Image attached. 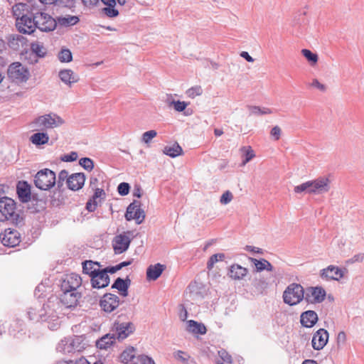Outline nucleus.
Listing matches in <instances>:
<instances>
[{"label": "nucleus", "mask_w": 364, "mask_h": 364, "mask_svg": "<svg viewBox=\"0 0 364 364\" xmlns=\"http://www.w3.org/2000/svg\"><path fill=\"white\" fill-rule=\"evenodd\" d=\"M304 290L301 284L292 283L283 293V300L289 306L296 305L304 299Z\"/></svg>", "instance_id": "f257e3e1"}, {"label": "nucleus", "mask_w": 364, "mask_h": 364, "mask_svg": "<svg viewBox=\"0 0 364 364\" xmlns=\"http://www.w3.org/2000/svg\"><path fill=\"white\" fill-rule=\"evenodd\" d=\"M16 205L11 198H3L0 199V220L6 221L11 220L18 223V215L16 213Z\"/></svg>", "instance_id": "f03ea898"}, {"label": "nucleus", "mask_w": 364, "mask_h": 364, "mask_svg": "<svg viewBox=\"0 0 364 364\" xmlns=\"http://www.w3.org/2000/svg\"><path fill=\"white\" fill-rule=\"evenodd\" d=\"M34 183L41 190L50 189L55 185V172L48 168L40 170L35 176Z\"/></svg>", "instance_id": "7ed1b4c3"}, {"label": "nucleus", "mask_w": 364, "mask_h": 364, "mask_svg": "<svg viewBox=\"0 0 364 364\" xmlns=\"http://www.w3.org/2000/svg\"><path fill=\"white\" fill-rule=\"evenodd\" d=\"M64 123L63 119L55 114H48L40 116L33 122V127L36 130L53 129L60 127Z\"/></svg>", "instance_id": "20e7f679"}, {"label": "nucleus", "mask_w": 364, "mask_h": 364, "mask_svg": "<svg viewBox=\"0 0 364 364\" xmlns=\"http://www.w3.org/2000/svg\"><path fill=\"white\" fill-rule=\"evenodd\" d=\"M8 77L15 83L26 82L29 77L28 70L21 63H11L7 70Z\"/></svg>", "instance_id": "39448f33"}, {"label": "nucleus", "mask_w": 364, "mask_h": 364, "mask_svg": "<svg viewBox=\"0 0 364 364\" xmlns=\"http://www.w3.org/2000/svg\"><path fill=\"white\" fill-rule=\"evenodd\" d=\"M41 8L36 7V28H38L43 32H49L53 31L57 25L56 20L51 16L41 11Z\"/></svg>", "instance_id": "423d86ee"}, {"label": "nucleus", "mask_w": 364, "mask_h": 364, "mask_svg": "<svg viewBox=\"0 0 364 364\" xmlns=\"http://www.w3.org/2000/svg\"><path fill=\"white\" fill-rule=\"evenodd\" d=\"M36 7L31 9L30 13L25 16H21L17 20L16 26L20 33H32L36 29Z\"/></svg>", "instance_id": "0eeeda50"}, {"label": "nucleus", "mask_w": 364, "mask_h": 364, "mask_svg": "<svg viewBox=\"0 0 364 364\" xmlns=\"http://www.w3.org/2000/svg\"><path fill=\"white\" fill-rule=\"evenodd\" d=\"M38 314L39 321H48L50 320L54 322L50 326H48L49 328L53 330L59 326V323L58 322L59 318L58 313L53 304L48 303L44 304L43 306L38 310Z\"/></svg>", "instance_id": "6e6552de"}, {"label": "nucleus", "mask_w": 364, "mask_h": 364, "mask_svg": "<svg viewBox=\"0 0 364 364\" xmlns=\"http://www.w3.org/2000/svg\"><path fill=\"white\" fill-rule=\"evenodd\" d=\"M135 330V326L132 322L116 321L112 328V333L115 338L122 341L127 338Z\"/></svg>", "instance_id": "1a4fd4ad"}, {"label": "nucleus", "mask_w": 364, "mask_h": 364, "mask_svg": "<svg viewBox=\"0 0 364 364\" xmlns=\"http://www.w3.org/2000/svg\"><path fill=\"white\" fill-rule=\"evenodd\" d=\"M129 234V232H127L117 235L114 237L112 247L115 254H122L127 250L131 243Z\"/></svg>", "instance_id": "9d476101"}, {"label": "nucleus", "mask_w": 364, "mask_h": 364, "mask_svg": "<svg viewBox=\"0 0 364 364\" xmlns=\"http://www.w3.org/2000/svg\"><path fill=\"white\" fill-rule=\"evenodd\" d=\"M100 305L104 311L111 313L119 306V298L115 294L107 293L101 298Z\"/></svg>", "instance_id": "9b49d317"}, {"label": "nucleus", "mask_w": 364, "mask_h": 364, "mask_svg": "<svg viewBox=\"0 0 364 364\" xmlns=\"http://www.w3.org/2000/svg\"><path fill=\"white\" fill-rule=\"evenodd\" d=\"M325 297V290L321 287H315L306 289L304 299L309 304H318L321 303Z\"/></svg>", "instance_id": "f8f14e48"}, {"label": "nucleus", "mask_w": 364, "mask_h": 364, "mask_svg": "<svg viewBox=\"0 0 364 364\" xmlns=\"http://www.w3.org/2000/svg\"><path fill=\"white\" fill-rule=\"evenodd\" d=\"M82 284L81 277L76 274L65 275L60 284L61 291H77V289Z\"/></svg>", "instance_id": "ddd939ff"}, {"label": "nucleus", "mask_w": 364, "mask_h": 364, "mask_svg": "<svg viewBox=\"0 0 364 364\" xmlns=\"http://www.w3.org/2000/svg\"><path fill=\"white\" fill-rule=\"evenodd\" d=\"M0 239L4 246L15 247L21 242V235L16 230L8 228L0 235Z\"/></svg>", "instance_id": "4468645a"}, {"label": "nucleus", "mask_w": 364, "mask_h": 364, "mask_svg": "<svg viewBox=\"0 0 364 364\" xmlns=\"http://www.w3.org/2000/svg\"><path fill=\"white\" fill-rule=\"evenodd\" d=\"M80 296L78 291H62L60 301L65 308H73L77 306Z\"/></svg>", "instance_id": "2eb2a0df"}, {"label": "nucleus", "mask_w": 364, "mask_h": 364, "mask_svg": "<svg viewBox=\"0 0 364 364\" xmlns=\"http://www.w3.org/2000/svg\"><path fill=\"white\" fill-rule=\"evenodd\" d=\"M320 276L323 279L339 280L343 277V270L337 266L329 265L321 271Z\"/></svg>", "instance_id": "dca6fc26"}, {"label": "nucleus", "mask_w": 364, "mask_h": 364, "mask_svg": "<svg viewBox=\"0 0 364 364\" xmlns=\"http://www.w3.org/2000/svg\"><path fill=\"white\" fill-rule=\"evenodd\" d=\"M328 340V333L324 328L318 329L313 336L311 344L314 350H321Z\"/></svg>", "instance_id": "f3484780"}, {"label": "nucleus", "mask_w": 364, "mask_h": 364, "mask_svg": "<svg viewBox=\"0 0 364 364\" xmlns=\"http://www.w3.org/2000/svg\"><path fill=\"white\" fill-rule=\"evenodd\" d=\"M110 282V278L108 274L103 272L102 270L94 274L90 278V283L92 289H103L107 287Z\"/></svg>", "instance_id": "a211bd4d"}, {"label": "nucleus", "mask_w": 364, "mask_h": 364, "mask_svg": "<svg viewBox=\"0 0 364 364\" xmlns=\"http://www.w3.org/2000/svg\"><path fill=\"white\" fill-rule=\"evenodd\" d=\"M329 180L327 178H321L310 183V193H323L328 192L330 189Z\"/></svg>", "instance_id": "6ab92c4d"}, {"label": "nucleus", "mask_w": 364, "mask_h": 364, "mask_svg": "<svg viewBox=\"0 0 364 364\" xmlns=\"http://www.w3.org/2000/svg\"><path fill=\"white\" fill-rule=\"evenodd\" d=\"M85 181V176L83 173H75L67 178V186L72 191H78L82 188Z\"/></svg>", "instance_id": "aec40b11"}, {"label": "nucleus", "mask_w": 364, "mask_h": 364, "mask_svg": "<svg viewBox=\"0 0 364 364\" xmlns=\"http://www.w3.org/2000/svg\"><path fill=\"white\" fill-rule=\"evenodd\" d=\"M16 192L22 203L28 202L31 199V186L26 181H19L16 186Z\"/></svg>", "instance_id": "412c9836"}, {"label": "nucleus", "mask_w": 364, "mask_h": 364, "mask_svg": "<svg viewBox=\"0 0 364 364\" xmlns=\"http://www.w3.org/2000/svg\"><path fill=\"white\" fill-rule=\"evenodd\" d=\"M94 191V195L86 203V209L89 212H94L97 207L98 203L105 197V192L102 188H95Z\"/></svg>", "instance_id": "4be33fe9"}, {"label": "nucleus", "mask_w": 364, "mask_h": 364, "mask_svg": "<svg viewBox=\"0 0 364 364\" xmlns=\"http://www.w3.org/2000/svg\"><path fill=\"white\" fill-rule=\"evenodd\" d=\"M188 290L189 297L193 301L200 300L204 297L205 290L200 284L191 282L188 287Z\"/></svg>", "instance_id": "5701e85b"}, {"label": "nucleus", "mask_w": 364, "mask_h": 364, "mask_svg": "<svg viewBox=\"0 0 364 364\" xmlns=\"http://www.w3.org/2000/svg\"><path fill=\"white\" fill-rule=\"evenodd\" d=\"M317 314L312 310H308L303 312L300 316V321L303 326L306 328L313 327L318 321Z\"/></svg>", "instance_id": "b1692460"}, {"label": "nucleus", "mask_w": 364, "mask_h": 364, "mask_svg": "<svg viewBox=\"0 0 364 364\" xmlns=\"http://www.w3.org/2000/svg\"><path fill=\"white\" fill-rule=\"evenodd\" d=\"M8 45L14 50H19L26 46L27 40L25 37L19 34H12L8 38Z\"/></svg>", "instance_id": "393cba45"}, {"label": "nucleus", "mask_w": 364, "mask_h": 364, "mask_svg": "<svg viewBox=\"0 0 364 364\" xmlns=\"http://www.w3.org/2000/svg\"><path fill=\"white\" fill-rule=\"evenodd\" d=\"M58 76L62 82L69 87H71L73 84L78 82L80 80L78 75L75 74L70 69L61 70L58 73Z\"/></svg>", "instance_id": "a878e982"}, {"label": "nucleus", "mask_w": 364, "mask_h": 364, "mask_svg": "<svg viewBox=\"0 0 364 364\" xmlns=\"http://www.w3.org/2000/svg\"><path fill=\"white\" fill-rule=\"evenodd\" d=\"M248 269L237 264H233L230 267L228 276L235 280H242L247 274Z\"/></svg>", "instance_id": "bb28decb"}, {"label": "nucleus", "mask_w": 364, "mask_h": 364, "mask_svg": "<svg viewBox=\"0 0 364 364\" xmlns=\"http://www.w3.org/2000/svg\"><path fill=\"white\" fill-rule=\"evenodd\" d=\"M130 284L131 280L128 277H127L126 279L118 277L112 284V289H117L122 296H127L128 295V289Z\"/></svg>", "instance_id": "cd10ccee"}, {"label": "nucleus", "mask_w": 364, "mask_h": 364, "mask_svg": "<svg viewBox=\"0 0 364 364\" xmlns=\"http://www.w3.org/2000/svg\"><path fill=\"white\" fill-rule=\"evenodd\" d=\"M33 7H36L33 4H17L14 5L12 8V11L14 16L16 17V23L17 20L19 19L21 16H25L26 15L29 14L31 9Z\"/></svg>", "instance_id": "c85d7f7f"}, {"label": "nucleus", "mask_w": 364, "mask_h": 364, "mask_svg": "<svg viewBox=\"0 0 364 364\" xmlns=\"http://www.w3.org/2000/svg\"><path fill=\"white\" fill-rule=\"evenodd\" d=\"M165 269V266L157 263L154 265H149L146 269V279L149 281L156 280Z\"/></svg>", "instance_id": "c756f323"}, {"label": "nucleus", "mask_w": 364, "mask_h": 364, "mask_svg": "<svg viewBox=\"0 0 364 364\" xmlns=\"http://www.w3.org/2000/svg\"><path fill=\"white\" fill-rule=\"evenodd\" d=\"M82 272L84 274H88L90 278L101 269L100 267L101 264L98 262H93L92 260H85L82 263Z\"/></svg>", "instance_id": "7c9ffc66"}, {"label": "nucleus", "mask_w": 364, "mask_h": 364, "mask_svg": "<svg viewBox=\"0 0 364 364\" xmlns=\"http://www.w3.org/2000/svg\"><path fill=\"white\" fill-rule=\"evenodd\" d=\"M106 6L102 9V13L109 18H114L119 15V11L115 9L116 0H101Z\"/></svg>", "instance_id": "2f4dec72"}, {"label": "nucleus", "mask_w": 364, "mask_h": 364, "mask_svg": "<svg viewBox=\"0 0 364 364\" xmlns=\"http://www.w3.org/2000/svg\"><path fill=\"white\" fill-rule=\"evenodd\" d=\"M187 331L192 333L200 335L206 333V327L202 323H198L194 320H189L187 321Z\"/></svg>", "instance_id": "473e14b6"}, {"label": "nucleus", "mask_w": 364, "mask_h": 364, "mask_svg": "<svg viewBox=\"0 0 364 364\" xmlns=\"http://www.w3.org/2000/svg\"><path fill=\"white\" fill-rule=\"evenodd\" d=\"M135 352L136 349L134 347L126 348L120 355L121 361L124 364H133L137 358Z\"/></svg>", "instance_id": "72a5a7b5"}, {"label": "nucleus", "mask_w": 364, "mask_h": 364, "mask_svg": "<svg viewBox=\"0 0 364 364\" xmlns=\"http://www.w3.org/2000/svg\"><path fill=\"white\" fill-rule=\"evenodd\" d=\"M116 339L117 338H115L114 335H113V333L112 334H106L105 336H102L100 339L97 341L96 346L99 349H107L114 343Z\"/></svg>", "instance_id": "f704fd0d"}, {"label": "nucleus", "mask_w": 364, "mask_h": 364, "mask_svg": "<svg viewBox=\"0 0 364 364\" xmlns=\"http://www.w3.org/2000/svg\"><path fill=\"white\" fill-rule=\"evenodd\" d=\"M183 152L182 148L178 143H174L172 145H167L164 148L163 153L172 158L181 155Z\"/></svg>", "instance_id": "c9c22d12"}, {"label": "nucleus", "mask_w": 364, "mask_h": 364, "mask_svg": "<svg viewBox=\"0 0 364 364\" xmlns=\"http://www.w3.org/2000/svg\"><path fill=\"white\" fill-rule=\"evenodd\" d=\"M30 140L33 144L40 146L47 144L49 140V136L47 133L37 132L31 136Z\"/></svg>", "instance_id": "e433bc0d"}, {"label": "nucleus", "mask_w": 364, "mask_h": 364, "mask_svg": "<svg viewBox=\"0 0 364 364\" xmlns=\"http://www.w3.org/2000/svg\"><path fill=\"white\" fill-rule=\"evenodd\" d=\"M79 21V18L77 16H60L57 18L56 22L60 26H70L75 25Z\"/></svg>", "instance_id": "4c0bfd02"}, {"label": "nucleus", "mask_w": 364, "mask_h": 364, "mask_svg": "<svg viewBox=\"0 0 364 364\" xmlns=\"http://www.w3.org/2000/svg\"><path fill=\"white\" fill-rule=\"evenodd\" d=\"M58 350L63 351L64 353H70L74 351V341L73 339L62 340L61 343L58 344Z\"/></svg>", "instance_id": "58836bf2"}, {"label": "nucleus", "mask_w": 364, "mask_h": 364, "mask_svg": "<svg viewBox=\"0 0 364 364\" xmlns=\"http://www.w3.org/2000/svg\"><path fill=\"white\" fill-rule=\"evenodd\" d=\"M141 206V202L139 200H134L132 203L129 205L127 208L125 213V218L127 220L130 221L133 220V214Z\"/></svg>", "instance_id": "ea45409f"}, {"label": "nucleus", "mask_w": 364, "mask_h": 364, "mask_svg": "<svg viewBox=\"0 0 364 364\" xmlns=\"http://www.w3.org/2000/svg\"><path fill=\"white\" fill-rule=\"evenodd\" d=\"M31 50L38 57H44L46 54L47 50L42 43L36 42L31 43Z\"/></svg>", "instance_id": "a19ab883"}, {"label": "nucleus", "mask_w": 364, "mask_h": 364, "mask_svg": "<svg viewBox=\"0 0 364 364\" xmlns=\"http://www.w3.org/2000/svg\"><path fill=\"white\" fill-rule=\"evenodd\" d=\"M225 258V255L223 253H218L213 255L207 262V269L211 270L214 264L218 261H223Z\"/></svg>", "instance_id": "79ce46f5"}, {"label": "nucleus", "mask_w": 364, "mask_h": 364, "mask_svg": "<svg viewBox=\"0 0 364 364\" xmlns=\"http://www.w3.org/2000/svg\"><path fill=\"white\" fill-rule=\"evenodd\" d=\"M302 55L306 58L311 65H315L318 61V55L308 49L301 50Z\"/></svg>", "instance_id": "37998d69"}, {"label": "nucleus", "mask_w": 364, "mask_h": 364, "mask_svg": "<svg viewBox=\"0 0 364 364\" xmlns=\"http://www.w3.org/2000/svg\"><path fill=\"white\" fill-rule=\"evenodd\" d=\"M58 57L62 63H69L73 60V55L69 49H62L59 52Z\"/></svg>", "instance_id": "c03bdc74"}, {"label": "nucleus", "mask_w": 364, "mask_h": 364, "mask_svg": "<svg viewBox=\"0 0 364 364\" xmlns=\"http://www.w3.org/2000/svg\"><path fill=\"white\" fill-rule=\"evenodd\" d=\"M241 151L244 152L245 154V159L242 161V166H245L247 163H248L250 160H252L255 157V154L251 146H242L240 149Z\"/></svg>", "instance_id": "a18cd8bd"}, {"label": "nucleus", "mask_w": 364, "mask_h": 364, "mask_svg": "<svg viewBox=\"0 0 364 364\" xmlns=\"http://www.w3.org/2000/svg\"><path fill=\"white\" fill-rule=\"evenodd\" d=\"M68 172L66 170H62L60 171L58 176V180H55V183L59 190L63 186L64 181L68 178Z\"/></svg>", "instance_id": "49530a36"}, {"label": "nucleus", "mask_w": 364, "mask_h": 364, "mask_svg": "<svg viewBox=\"0 0 364 364\" xmlns=\"http://www.w3.org/2000/svg\"><path fill=\"white\" fill-rule=\"evenodd\" d=\"M79 164L81 166H82L85 170L88 171H91L94 168L93 161L87 157L80 159L79 161Z\"/></svg>", "instance_id": "de8ad7c7"}, {"label": "nucleus", "mask_w": 364, "mask_h": 364, "mask_svg": "<svg viewBox=\"0 0 364 364\" xmlns=\"http://www.w3.org/2000/svg\"><path fill=\"white\" fill-rule=\"evenodd\" d=\"M169 106H173L174 109L177 112H182L185 110V109L188 106V103L183 101L172 100L171 102H170Z\"/></svg>", "instance_id": "09e8293b"}, {"label": "nucleus", "mask_w": 364, "mask_h": 364, "mask_svg": "<svg viewBox=\"0 0 364 364\" xmlns=\"http://www.w3.org/2000/svg\"><path fill=\"white\" fill-rule=\"evenodd\" d=\"M248 108L250 111V114L254 115H262L271 113V111L269 109H262L260 107L256 106H249Z\"/></svg>", "instance_id": "8fccbe9b"}, {"label": "nucleus", "mask_w": 364, "mask_h": 364, "mask_svg": "<svg viewBox=\"0 0 364 364\" xmlns=\"http://www.w3.org/2000/svg\"><path fill=\"white\" fill-rule=\"evenodd\" d=\"M156 135L157 132L155 130L145 132L142 134L141 141L145 144H149Z\"/></svg>", "instance_id": "3c124183"}, {"label": "nucleus", "mask_w": 364, "mask_h": 364, "mask_svg": "<svg viewBox=\"0 0 364 364\" xmlns=\"http://www.w3.org/2000/svg\"><path fill=\"white\" fill-rule=\"evenodd\" d=\"M145 218L144 211L139 207L137 210L133 214V220H136V224H141Z\"/></svg>", "instance_id": "603ef678"}, {"label": "nucleus", "mask_w": 364, "mask_h": 364, "mask_svg": "<svg viewBox=\"0 0 364 364\" xmlns=\"http://www.w3.org/2000/svg\"><path fill=\"white\" fill-rule=\"evenodd\" d=\"M202 92L203 90L200 86L193 87L186 91L187 95L191 98L200 95Z\"/></svg>", "instance_id": "864d4df0"}, {"label": "nucleus", "mask_w": 364, "mask_h": 364, "mask_svg": "<svg viewBox=\"0 0 364 364\" xmlns=\"http://www.w3.org/2000/svg\"><path fill=\"white\" fill-rule=\"evenodd\" d=\"M310 183L309 181L303 183L299 186L294 187V192L296 193H301L302 192H306L310 193Z\"/></svg>", "instance_id": "5fc2aeb1"}, {"label": "nucleus", "mask_w": 364, "mask_h": 364, "mask_svg": "<svg viewBox=\"0 0 364 364\" xmlns=\"http://www.w3.org/2000/svg\"><path fill=\"white\" fill-rule=\"evenodd\" d=\"M130 189V186L128 183L122 182L120 183L117 187V191L120 196H127Z\"/></svg>", "instance_id": "6e6d98bb"}, {"label": "nucleus", "mask_w": 364, "mask_h": 364, "mask_svg": "<svg viewBox=\"0 0 364 364\" xmlns=\"http://www.w3.org/2000/svg\"><path fill=\"white\" fill-rule=\"evenodd\" d=\"M251 260L255 265V267H256V269L257 272H262L265 269V268H266L265 264H266V261H267L266 259H262L259 260V259H257L255 258H251Z\"/></svg>", "instance_id": "4d7b16f0"}, {"label": "nucleus", "mask_w": 364, "mask_h": 364, "mask_svg": "<svg viewBox=\"0 0 364 364\" xmlns=\"http://www.w3.org/2000/svg\"><path fill=\"white\" fill-rule=\"evenodd\" d=\"M232 199V194L229 191H225L220 197V202L222 204L226 205L229 203Z\"/></svg>", "instance_id": "13d9d810"}, {"label": "nucleus", "mask_w": 364, "mask_h": 364, "mask_svg": "<svg viewBox=\"0 0 364 364\" xmlns=\"http://www.w3.org/2000/svg\"><path fill=\"white\" fill-rule=\"evenodd\" d=\"M28 315L30 320L36 322L39 321L38 310L36 308L31 307L28 311Z\"/></svg>", "instance_id": "bf43d9fd"}, {"label": "nucleus", "mask_w": 364, "mask_h": 364, "mask_svg": "<svg viewBox=\"0 0 364 364\" xmlns=\"http://www.w3.org/2000/svg\"><path fill=\"white\" fill-rule=\"evenodd\" d=\"M281 134H282V129L279 126H274L270 132L271 136L275 141H277L280 139Z\"/></svg>", "instance_id": "052dcab7"}, {"label": "nucleus", "mask_w": 364, "mask_h": 364, "mask_svg": "<svg viewBox=\"0 0 364 364\" xmlns=\"http://www.w3.org/2000/svg\"><path fill=\"white\" fill-rule=\"evenodd\" d=\"M77 159V154L75 151H72L69 154H65L62 157V160L66 162H72L76 161Z\"/></svg>", "instance_id": "680f3d73"}, {"label": "nucleus", "mask_w": 364, "mask_h": 364, "mask_svg": "<svg viewBox=\"0 0 364 364\" xmlns=\"http://www.w3.org/2000/svg\"><path fill=\"white\" fill-rule=\"evenodd\" d=\"M311 86L317 88L318 90L324 92L326 87L324 85L321 84L317 79H314L311 83Z\"/></svg>", "instance_id": "e2e57ef3"}, {"label": "nucleus", "mask_w": 364, "mask_h": 364, "mask_svg": "<svg viewBox=\"0 0 364 364\" xmlns=\"http://www.w3.org/2000/svg\"><path fill=\"white\" fill-rule=\"evenodd\" d=\"M59 4L65 7L71 8L74 6L73 0H58Z\"/></svg>", "instance_id": "0e129e2a"}, {"label": "nucleus", "mask_w": 364, "mask_h": 364, "mask_svg": "<svg viewBox=\"0 0 364 364\" xmlns=\"http://www.w3.org/2000/svg\"><path fill=\"white\" fill-rule=\"evenodd\" d=\"M82 2L86 7H93L97 5L99 0H82Z\"/></svg>", "instance_id": "69168bd1"}, {"label": "nucleus", "mask_w": 364, "mask_h": 364, "mask_svg": "<svg viewBox=\"0 0 364 364\" xmlns=\"http://www.w3.org/2000/svg\"><path fill=\"white\" fill-rule=\"evenodd\" d=\"M240 56L250 63H252L255 60L254 58L252 56H250V54L246 51L241 52Z\"/></svg>", "instance_id": "338daca9"}, {"label": "nucleus", "mask_w": 364, "mask_h": 364, "mask_svg": "<svg viewBox=\"0 0 364 364\" xmlns=\"http://www.w3.org/2000/svg\"><path fill=\"white\" fill-rule=\"evenodd\" d=\"M97 183H98V180H97V178L91 177L90 179V187L92 190H95V188H97Z\"/></svg>", "instance_id": "774afa93"}]
</instances>
